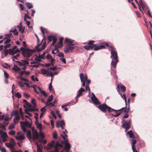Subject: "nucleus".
<instances>
[{
    "label": "nucleus",
    "mask_w": 152,
    "mask_h": 152,
    "mask_svg": "<svg viewBox=\"0 0 152 152\" xmlns=\"http://www.w3.org/2000/svg\"><path fill=\"white\" fill-rule=\"evenodd\" d=\"M67 133V132L66 129H65V131L63 132V133L65 135V136H64L63 135H61V136L63 137V138L64 139V140H66V138L67 137V135L66 134V133Z\"/></svg>",
    "instance_id": "obj_37"
},
{
    "label": "nucleus",
    "mask_w": 152,
    "mask_h": 152,
    "mask_svg": "<svg viewBox=\"0 0 152 152\" xmlns=\"http://www.w3.org/2000/svg\"><path fill=\"white\" fill-rule=\"evenodd\" d=\"M60 60L62 61L64 64H65L66 63V60L65 58H61L59 59Z\"/></svg>",
    "instance_id": "obj_57"
},
{
    "label": "nucleus",
    "mask_w": 152,
    "mask_h": 152,
    "mask_svg": "<svg viewBox=\"0 0 152 152\" xmlns=\"http://www.w3.org/2000/svg\"><path fill=\"white\" fill-rule=\"evenodd\" d=\"M19 86L20 88H22L25 85L24 83H23L22 81H19L18 82Z\"/></svg>",
    "instance_id": "obj_44"
},
{
    "label": "nucleus",
    "mask_w": 152,
    "mask_h": 152,
    "mask_svg": "<svg viewBox=\"0 0 152 152\" xmlns=\"http://www.w3.org/2000/svg\"><path fill=\"white\" fill-rule=\"evenodd\" d=\"M127 134H128L130 138H134V136L133 132L132 130H130L127 132Z\"/></svg>",
    "instance_id": "obj_32"
},
{
    "label": "nucleus",
    "mask_w": 152,
    "mask_h": 152,
    "mask_svg": "<svg viewBox=\"0 0 152 152\" xmlns=\"http://www.w3.org/2000/svg\"><path fill=\"white\" fill-rule=\"evenodd\" d=\"M136 3L138 5H140L143 10H148V7L145 3H144L141 0H140L139 2H138L137 0H135Z\"/></svg>",
    "instance_id": "obj_12"
},
{
    "label": "nucleus",
    "mask_w": 152,
    "mask_h": 152,
    "mask_svg": "<svg viewBox=\"0 0 152 152\" xmlns=\"http://www.w3.org/2000/svg\"><path fill=\"white\" fill-rule=\"evenodd\" d=\"M35 123L37 125V128L39 129L40 130V132H41L42 128V125L40 123H38L37 124V122H35Z\"/></svg>",
    "instance_id": "obj_38"
},
{
    "label": "nucleus",
    "mask_w": 152,
    "mask_h": 152,
    "mask_svg": "<svg viewBox=\"0 0 152 152\" xmlns=\"http://www.w3.org/2000/svg\"><path fill=\"white\" fill-rule=\"evenodd\" d=\"M85 91V90L82 88H81L78 91L76 96L75 97V99L76 100V102H77V99L82 94V93Z\"/></svg>",
    "instance_id": "obj_19"
},
{
    "label": "nucleus",
    "mask_w": 152,
    "mask_h": 152,
    "mask_svg": "<svg viewBox=\"0 0 152 152\" xmlns=\"http://www.w3.org/2000/svg\"><path fill=\"white\" fill-rule=\"evenodd\" d=\"M64 142L65 145L64 148L67 152H69L71 148L70 144L68 142L67 140H64Z\"/></svg>",
    "instance_id": "obj_18"
},
{
    "label": "nucleus",
    "mask_w": 152,
    "mask_h": 152,
    "mask_svg": "<svg viewBox=\"0 0 152 152\" xmlns=\"http://www.w3.org/2000/svg\"><path fill=\"white\" fill-rule=\"evenodd\" d=\"M132 141V146H135V144L136 143V140H134L133 139L131 140Z\"/></svg>",
    "instance_id": "obj_48"
},
{
    "label": "nucleus",
    "mask_w": 152,
    "mask_h": 152,
    "mask_svg": "<svg viewBox=\"0 0 152 152\" xmlns=\"http://www.w3.org/2000/svg\"><path fill=\"white\" fill-rule=\"evenodd\" d=\"M96 45H90L85 46L84 47V48L87 50H92L93 49L94 47Z\"/></svg>",
    "instance_id": "obj_28"
},
{
    "label": "nucleus",
    "mask_w": 152,
    "mask_h": 152,
    "mask_svg": "<svg viewBox=\"0 0 152 152\" xmlns=\"http://www.w3.org/2000/svg\"><path fill=\"white\" fill-rule=\"evenodd\" d=\"M92 96L91 97V99L93 103L96 105L100 104V103L99 102L93 93H92Z\"/></svg>",
    "instance_id": "obj_15"
},
{
    "label": "nucleus",
    "mask_w": 152,
    "mask_h": 152,
    "mask_svg": "<svg viewBox=\"0 0 152 152\" xmlns=\"http://www.w3.org/2000/svg\"><path fill=\"white\" fill-rule=\"evenodd\" d=\"M45 59V58L43 57L41 54L40 55L39 54L38 56H36V57L34 58V60L37 62H39L42 61L41 59Z\"/></svg>",
    "instance_id": "obj_21"
},
{
    "label": "nucleus",
    "mask_w": 152,
    "mask_h": 152,
    "mask_svg": "<svg viewBox=\"0 0 152 152\" xmlns=\"http://www.w3.org/2000/svg\"><path fill=\"white\" fill-rule=\"evenodd\" d=\"M11 41V39L9 38L7 39L4 42L5 44H7L10 43Z\"/></svg>",
    "instance_id": "obj_62"
},
{
    "label": "nucleus",
    "mask_w": 152,
    "mask_h": 152,
    "mask_svg": "<svg viewBox=\"0 0 152 152\" xmlns=\"http://www.w3.org/2000/svg\"><path fill=\"white\" fill-rule=\"evenodd\" d=\"M41 72H40L39 74H41L43 75H46L48 73V71L45 69H42L40 70Z\"/></svg>",
    "instance_id": "obj_35"
},
{
    "label": "nucleus",
    "mask_w": 152,
    "mask_h": 152,
    "mask_svg": "<svg viewBox=\"0 0 152 152\" xmlns=\"http://www.w3.org/2000/svg\"><path fill=\"white\" fill-rule=\"evenodd\" d=\"M107 110L109 113L114 111L116 114H121L123 113H124L125 114H127L128 113V110L125 107L122 108L118 110H115L107 106Z\"/></svg>",
    "instance_id": "obj_4"
},
{
    "label": "nucleus",
    "mask_w": 152,
    "mask_h": 152,
    "mask_svg": "<svg viewBox=\"0 0 152 152\" xmlns=\"http://www.w3.org/2000/svg\"><path fill=\"white\" fill-rule=\"evenodd\" d=\"M109 50L110 51L112 60L111 62V65L114 68H115L117 63L118 61V57L116 51L115 49L112 46H110Z\"/></svg>",
    "instance_id": "obj_2"
},
{
    "label": "nucleus",
    "mask_w": 152,
    "mask_h": 152,
    "mask_svg": "<svg viewBox=\"0 0 152 152\" xmlns=\"http://www.w3.org/2000/svg\"><path fill=\"white\" fill-rule=\"evenodd\" d=\"M5 146L7 148H10L11 151L13 149H14L15 148L14 146L15 145L12 143H5Z\"/></svg>",
    "instance_id": "obj_22"
},
{
    "label": "nucleus",
    "mask_w": 152,
    "mask_h": 152,
    "mask_svg": "<svg viewBox=\"0 0 152 152\" xmlns=\"http://www.w3.org/2000/svg\"><path fill=\"white\" fill-rule=\"evenodd\" d=\"M35 144L37 147V151L39 152H42L41 151L42 148V144H40L39 145H38L37 141L35 142Z\"/></svg>",
    "instance_id": "obj_25"
},
{
    "label": "nucleus",
    "mask_w": 152,
    "mask_h": 152,
    "mask_svg": "<svg viewBox=\"0 0 152 152\" xmlns=\"http://www.w3.org/2000/svg\"><path fill=\"white\" fill-rule=\"evenodd\" d=\"M20 48L22 50L23 55L24 57H28L31 56L35 51L34 49L28 48L24 49L23 48Z\"/></svg>",
    "instance_id": "obj_5"
},
{
    "label": "nucleus",
    "mask_w": 152,
    "mask_h": 152,
    "mask_svg": "<svg viewBox=\"0 0 152 152\" xmlns=\"http://www.w3.org/2000/svg\"><path fill=\"white\" fill-rule=\"evenodd\" d=\"M17 28H19V31L21 33H23L24 31L25 27H23L22 22L20 23L19 25L17 26Z\"/></svg>",
    "instance_id": "obj_23"
},
{
    "label": "nucleus",
    "mask_w": 152,
    "mask_h": 152,
    "mask_svg": "<svg viewBox=\"0 0 152 152\" xmlns=\"http://www.w3.org/2000/svg\"><path fill=\"white\" fill-rule=\"evenodd\" d=\"M15 96L19 98H20L21 97V95L18 92L16 93Z\"/></svg>",
    "instance_id": "obj_64"
},
{
    "label": "nucleus",
    "mask_w": 152,
    "mask_h": 152,
    "mask_svg": "<svg viewBox=\"0 0 152 152\" xmlns=\"http://www.w3.org/2000/svg\"><path fill=\"white\" fill-rule=\"evenodd\" d=\"M105 48V47L104 45H100L95 47L94 48V50L96 51L101 49L104 48Z\"/></svg>",
    "instance_id": "obj_31"
},
{
    "label": "nucleus",
    "mask_w": 152,
    "mask_h": 152,
    "mask_svg": "<svg viewBox=\"0 0 152 152\" xmlns=\"http://www.w3.org/2000/svg\"><path fill=\"white\" fill-rule=\"evenodd\" d=\"M20 133L21 132H18L17 133V134L18 136H15V138L18 140H23L25 139L24 134H20Z\"/></svg>",
    "instance_id": "obj_14"
},
{
    "label": "nucleus",
    "mask_w": 152,
    "mask_h": 152,
    "mask_svg": "<svg viewBox=\"0 0 152 152\" xmlns=\"http://www.w3.org/2000/svg\"><path fill=\"white\" fill-rule=\"evenodd\" d=\"M6 45L4 46V49H7V48H9L10 47L11 44H7Z\"/></svg>",
    "instance_id": "obj_58"
},
{
    "label": "nucleus",
    "mask_w": 152,
    "mask_h": 152,
    "mask_svg": "<svg viewBox=\"0 0 152 152\" xmlns=\"http://www.w3.org/2000/svg\"><path fill=\"white\" fill-rule=\"evenodd\" d=\"M53 99V95H51L50 96V97L48 98V100H47V102H50Z\"/></svg>",
    "instance_id": "obj_46"
},
{
    "label": "nucleus",
    "mask_w": 152,
    "mask_h": 152,
    "mask_svg": "<svg viewBox=\"0 0 152 152\" xmlns=\"http://www.w3.org/2000/svg\"><path fill=\"white\" fill-rule=\"evenodd\" d=\"M62 147V145L61 144L57 142L55 146L54 151H51L50 152H58L59 150L58 148H61Z\"/></svg>",
    "instance_id": "obj_17"
},
{
    "label": "nucleus",
    "mask_w": 152,
    "mask_h": 152,
    "mask_svg": "<svg viewBox=\"0 0 152 152\" xmlns=\"http://www.w3.org/2000/svg\"><path fill=\"white\" fill-rule=\"evenodd\" d=\"M14 34L15 35H18V32L17 31V30L16 29H15L13 31H12Z\"/></svg>",
    "instance_id": "obj_49"
},
{
    "label": "nucleus",
    "mask_w": 152,
    "mask_h": 152,
    "mask_svg": "<svg viewBox=\"0 0 152 152\" xmlns=\"http://www.w3.org/2000/svg\"><path fill=\"white\" fill-rule=\"evenodd\" d=\"M26 135L29 140L31 142L32 139V136L30 130H28L27 131Z\"/></svg>",
    "instance_id": "obj_24"
},
{
    "label": "nucleus",
    "mask_w": 152,
    "mask_h": 152,
    "mask_svg": "<svg viewBox=\"0 0 152 152\" xmlns=\"http://www.w3.org/2000/svg\"><path fill=\"white\" fill-rule=\"evenodd\" d=\"M57 135L56 132H55L53 134V137L54 139H56L57 138Z\"/></svg>",
    "instance_id": "obj_55"
},
{
    "label": "nucleus",
    "mask_w": 152,
    "mask_h": 152,
    "mask_svg": "<svg viewBox=\"0 0 152 152\" xmlns=\"http://www.w3.org/2000/svg\"><path fill=\"white\" fill-rule=\"evenodd\" d=\"M98 107L104 113L106 111L107 105L105 104H103L98 106Z\"/></svg>",
    "instance_id": "obj_16"
},
{
    "label": "nucleus",
    "mask_w": 152,
    "mask_h": 152,
    "mask_svg": "<svg viewBox=\"0 0 152 152\" xmlns=\"http://www.w3.org/2000/svg\"><path fill=\"white\" fill-rule=\"evenodd\" d=\"M12 69L15 72L19 71L20 70V68H18L17 66L14 65V66L12 67Z\"/></svg>",
    "instance_id": "obj_36"
},
{
    "label": "nucleus",
    "mask_w": 152,
    "mask_h": 152,
    "mask_svg": "<svg viewBox=\"0 0 152 152\" xmlns=\"http://www.w3.org/2000/svg\"><path fill=\"white\" fill-rule=\"evenodd\" d=\"M57 55L59 57H63L64 56V54L61 53H58Z\"/></svg>",
    "instance_id": "obj_63"
},
{
    "label": "nucleus",
    "mask_w": 152,
    "mask_h": 152,
    "mask_svg": "<svg viewBox=\"0 0 152 152\" xmlns=\"http://www.w3.org/2000/svg\"><path fill=\"white\" fill-rule=\"evenodd\" d=\"M117 87L118 89H119L120 88H121L122 91L123 92H124L126 91V87L124 86H123V85H118L117 86Z\"/></svg>",
    "instance_id": "obj_33"
},
{
    "label": "nucleus",
    "mask_w": 152,
    "mask_h": 152,
    "mask_svg": "<svg viewBox=\"0 0 152 152\" xmlns=\"http://www.w3.org/2000/svg\"><path fill=\"white\" fill-rule=\"evenodd\" d=\"M16 115L14 118V122L15 124H17L20 118L19 115Z\"/></svg>",
    "instance_id": "obj_29"
},
{
    "label": "nucleus",
    "mask_w": 152,
    "mask_h": 152,
    "mask_svg": "<svg viewBox=\"0 0 152 152\" xmlns=\"http://www.w3.org/2000/svg\"><path fill=\"white\" fill-rule=\"evenodd\" d=\"M54 144L55 141L54 140H52L50 143L48 144V149H50L53 148L54 145Z\"/></svg>",
    "instance_id": "obj_27"
},
{
    "label": "nucleus",
    "mask_w": 152,
    "mask_h": 152,
    "mask_svg": "<svg viewBox=\"0 0 152 152\" xmlns=\"http://www.w3.org/2000/svg\"><path fill=\"white\" fill-rule=\"evenodd\" d=\"M53 42H52V45H54L56 43V42L57 39L56 37H54L53 38V39L52 40Z\"/></svg>",
    "instance_id": "obj_43"
},
{
    "label": "nucleus",
    "mask_w": 152,
    "mask_h": 152,
    "mask_svg": "<svg viewBox=\"0 0 152 152\" xmlns=\"http://www.w3.org/2000/svg\"><path fill=\"white\" fill-rule=\"evenodd\" d=\"M15 126V125L14 124H12L10 125L9 126V129H14Z\"/></svg>",
    "instance_id": "obj_50"
},
{
    "label": "nucleus",
    "mask_w": 152,
    "mask_h": 152,
    "mask_svg": "<svg viewBox=\"0 0 152 152\" xmlns=\"http://www.w3.org/2000/svg\"><path fill=\"white\" fill-rule=\"evenodd\" d=\"M54 62H55V60L53 58H51L50 59V62H51L50 64L53 66L54 65Z\"/></svg>",
    "instance_id": "obj_59"
},
{
    "label": "nucleus",
    "mask_w": 152,
    "mask_h": 152,
    "mask_svg": "<svg viewBox=\"0 0 152 152\" xmlns=\"http://www.w3.org/2000/svg\"><path fill=\"white\" fill-rule=\"evenodd\" d=\"M8 133L10 135H13L15 134V132L13 130H11Z\"/></svg>",
    "instance_id": "obj_42"
},
{
    "label": "nucleus",
    "mask_w": 152,
    "mask_h": 152,
    "mask_svg": "<svg viewBox=\"0 0 152 152\" xmlns=\"http://www.w3.org/2000/svg\"><path fill=\"white\" fill-rule=\"evenodd\" d=\"M37 88L41 94L43 95L45 97H47L48 96V95L45 92L43 91H42L39 87L37 86Z\"/></svg>",
    "instance_id": "obj_30"
},
{
    "label": "nucleus",
    "mask_w": 152,
    "mask_h": 152,
    "mask_svg": "<svg viewBox=\"0 0 152 152\" xmlns=\"http://www.w3.org/2000/svg\"><path fill=\"white\" fill-rule=\"evenodd\" d=\"M26 18H28L29 19H30V18L28 16V15L26 13L25 14V17L24 18V21H26Z\"/></svg>",
    "instance_id": "obj_60"
},
{
    "label": "nucleus",
    "mask_w": 152,
    "mask_h": 152,
    "mask_svg": "<svg viewBox=\"0 0 152 152\" xmlns=\"http://www.w3.org/2000/svg\"><path fill=\"white\" fill-rule=\"evenodd\" d=\"M37 86L36 85H35L31 86V87L33 88L34 91L37 93H38V92L37 91V88H37Z\"/></svg>",
    "instance_id": "obj_41"
},
{
    "label": "nucleus",
    "mask_w": 152,
    "mask_h": 152,
    "mask_svg": "<svg viewBox=\"0 0 152 152\" xmlns=\"http://www.w3.org/2000/svg\"><path fill=\"white\" fill-rule=\"evenodd\" d=\"M74 40L71 39H69L66 38L65 39V42L66 43L69 44L71 45L72 43L73 42Z\"/></svg>",
    "instance_id": "obj_34"
},
{
    "label": "nucleus",
    "mask_w": 152,
    "mask_h": 152,
    "mask_svg": "<svg viewBox=\"0 0 152 152\" xmlns=\"http://www.w3.org/2000/svg\"><path fill=\"white\" fill-rule=\"evenodd\" d=\"M19 51V49L16 46H14L12 49H9V54L13 55Z\"/></svg>",
    "instance_id": "obj_9"
},
{
    "label": "nucleus",
    "mask_w": 152,
    "mask_h": 152,
    "mask_svg": "<svg viewBox=\"0 0 152 152\" xmlns=\"http://www.w3.org/2000/svg\"><path fill=\"white\" fill-rule=\"evenodd\" d=\"M32 136L31 140H32L34 142L36 140L38 139L39 137H40L42 139L44 138L45 135L43 132H40L38 134L37 130L34 128L32 129Z\"/></svg>",
    "instance_id": "obj_3"
},
{
    "label": "nucleus",
    "mask_w": 152,
    "mask_h": 152,
    "mask_svg": "<svg viewBox=\"0 0 152 152\" xmlns=\"http://www.w3.org/2000/svg\"><path fill=\"white\" fill-rule=\"evenodd\" d=\"M32 80L33 81H38V80L37 77L34 75H32L31 77Z\"/></svg>",
    "instance_id": "obj_40"
},
{
    "label": "nucleus",
    "mask_w": 152,
    "mask_h": 152,
    "mask_svg": "<svg viewBox=\"0 0 152 152\" xmlns=\"http://www.w3.org/2000/svg\"><path fill=\"white\" fill-rule=\"evenodd\" d=\"M60 124L61 126H64L65 125V123L64 120L60 121Z\"/></svg>",
    "instance_id": "obj_61"
},
{
    "label": "nucleus",
    "mask_w": 152,
    "mask_h": 152,
    "mask_svg": "<svg viewBox=\"0 0 152 152\" xmlns=\"http://www.w3.org/2000/svg\"><path fill=\"white\" fill-rule=\"evenodd\" d=\"M80 78L81 82L83 83L82 86H85V82L87 80V77L86 75L81 73L80 75Z\"/></svg>",
    "instance_id": "obj_10"
},
{
    "label": "nucleus",
    "mask_w": 152,
    "mask_h": 152,
    "mask_svg": "<svg viewBox=\"0 0 152 152\" xmlns=\"http://www.w3.org/2000/svg\"><path fill=\"white\" fill-rule=\"evenodd\" d=\"M74 45H68L64 48V51L66 53H68L72 51L75 48L74 46Z\"/></svg>",
    "instance_id": "obj_11"
},
{
    "label": "nucleus",
    "mask_w": 152,
    "mask_h": 152,
    "mask_svg": "<svg viewBox=\"0 0 152 152\" xmlns=\"http://www.w3.org/2000/svg\"><path fill=\"white\" fill-rule=\"evenodd\" d=\"M4 76L6 79H8L9 77V75L5 71H4Z\"/></svg>",
    "instance_id": "obj_54"
},
{
    "label": "nucleus",
    "mask_w": 152,
    "mask_h": 152,
    "mask_svg": "<svg viewBox=\"0 0 152 152\" xmlns=\"http://www.w3.org/2000/svg\"><path fill=\"white\" fill-rule=\"evenodd\" d=\"M23 102L25 104L23 105V107L25 108V112L26 114H31L29 113V112H31L37 111L38 109L36 108L37 104L35 99H32L31 100V102L33 106L26 100L24 99Z\"/></svg>",
    "instance_id": "obj_1"
},
{
    "label": "nucleus",
    "mask_w": 152,
    "mask_h": 152,
    "mask_svg": "<svg viewBox=\"0 0 152 152\" xmlns=\"http://www.w3.org/2000/svg\"><path fill=\"white\" fill-rule=\"evenodd\" d=\"M10 119L8 115H0V120H3L5 121H7Z\"/></svg>",
    "instance_id": "obj_20"
},
{
    "label": "nucleus",
    "mask_w": 152,
    "mask_h": 152,
    "mask_svg": "<svg viewBox=\"0 0 152 152\" xmlns=\"http://www.w3.org/2000/svg\"><path fill=\"white\" fill-rule=\"evenodd\" d=\"M120 95H121V97L124 99L125 103L126 104L127 101H126V96H125V95L124 94H123V95H122L121 94H120Z\"/></svg>",
    "instance_id": "obj_53"
},
{
    "label": "nucleus",
    "mask_w": 152,
    "mask_h": 152,
    "mask_svg": "<svg viewBox=\"0 0 152 152\" xmlns=\"http://www.w3.org/2000/svg\"><path fill=\"white\" fill-rule=\"evenodd\" d=\"M20 123L22 130L25 133L26 131V129L25 126H26L28 128H31V124L28 121L20 122Z\"/></svg>",
    "instance_id": "obj_7"
},
{
    "label": "nucleus",
    "mask_w": 152,
    "mask_h": 152,
    "mask_svg": "<svg viewBox=\"0 0 152 152\" xmlns=\"http://www.w3.org/2000/svg\"><path fill=\"white\" fill-rule=\"evenodd\" d=\"M16 62L20 66H23L22 69L23 70H25L26 69L27 66L29 64L28 61L26 60H21V61H17Z\"/></svg>",
    "instance_id": "obj_6"
},
{
    "label": "nucleus",
    "mask_w": 152,
    "mask_h": 152,
    "mask_svg": "<svg viewBox=\"0 0 152 152\" xmlns=\"http://www.w3.org/2000/svg\"><path fill=\"white\" fill-rule=\"evenodd\" d=\"M20 56V54L19 53L17 54L16 55L13 56L12 58V60L13 61H15V59H17V58Z\"/></svg>",
    "instance_id": "obj_39"
},
{
    "label": "nucleus",
    "mask_w": 152,
    "mask_h": 152,
    "mask_svg": "<svg viewBox=\"0 0 152 152\" xmlns=\"http://www.w3.org/2000/svg\"><path fill=\"white\" fill-rule=\"evenodd\" d=\"M26 5L29 9H30L33 7L32 5L29 3H27L26 4Z\"/></svg>",
    "instance_id": "obj_51"
},
{
    "label": "nucleus",
    "mask_w": 152,
    "mask_h": 152,
    "mask_svg": "<svg viewBox=\"0 0 152 152\" xmlns=\"http://www.w3.org/2000/svg\"><path fill=\"white\" fill-rule=\"evenodd\" d=\"M10 143H12V144L15 145L16 144L15 142L14 141V139L12 138H11L10 140Z\"/></svg>",
    "instance_id": "obj_52"
},
{
    "label": "nucleus",
    "mask_w": 152,
    "mask_h": 152,
    "mask_svg": "<svg viewBox=\"0 0 152 152\" xmlns=\"http://www.w3.org/2000/svg\"><path fill=\"white\" fill-rule=\"evenodd\" d=\"M8 124V123L4 122L2 123H0V128L5 130V127Z\"/></svg>",
    "instance_id": "obj_26"
},
{
    "label": "nucleus",
    "mask_w": 152,
    "mask_h": 152,
    "mask_svg": "<svg viewBox=\"0 0 152 152\" xmlns=\"http://www.w3.org/2000/svg\"><path fill=\"white\" fill-rule=\"evenodd\" d=\"M54 36H49L48 37V42H50L52 40H53V38L54 37Z\"/></svg>",
    "instance_id": "obj_45"
},
{
    "label": "nucleus",
    "mask_w": 152,
    "mask_h": 152,
    "mask_svg": "<svg viewBox=\"0 0 152 152\" xmlns=\"http://www.w3.org/2000/svg\"><path fill=\"white\" fill-rule=\"evenodd\" d=\"M0 135L2 139V140H1L0 137V142L1 143H2L3 142H5L7 140V138L8 137V136L6 132H3L0 129Z\"/></svg>",
    "instance_id": "obj_8"
},
{
    "label": "nucleus",
    "mask_w": 152,
    "mask_h": 152,
    "mask_svg": "<svg viewBox=\"0 0 152 152\" xmlns=\"http://www.w3.org/2000/svg\"><path fill=\"white\" fill-rule=\"evenodd\" d=\"M3 51L5 56H6L8 53H9V49L8 50L7 49H4Z\"/></svg>",
    "instance_id": "obj_47"
},
{
    "label": "nucleus",
    "mask_w": 152,
    "mask_h": 152,
    "mask_svg": "<svg viewBox=\"0 0 152 152\" xmlns=\"http://www.w3.org/2000/svg\"><path fill=\"white\" fill-rule=\"evenodd\" d=\"M46 110L45 107H43L42 108L41 110V111L42 113L40 114H43V113Z\"/></svg>",
    "instance_id": "obj_56"
},
{
    "label": "nucleus",
    "mask_w": 152,
    "mask_h": 152,
    "mask_svg": "<svg viewBox=\"0 0 152 152\" xmlns=\"http://www.w3.org/2000/svg\"><path fill=\"white\" fill-rule=\"evenodd\" d=\"M122 126L125 129V131H127L131 126L130 120L129 119L123 123Z\"/></svg>",
    "instance_id": "obj_13"
}]
</instances>
